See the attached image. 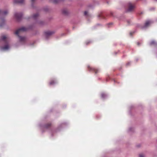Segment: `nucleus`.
I'll return each instance as SVG.
<instances>
[{"instance_id":"72a5a7b5","label":"nucleus","mask_w":157,"mask_h":157,"mask_svg":"<svg viewBox=\"0 0 157 157\" xmlns=\"http://www.w3.org/2000/svg\"><path fill=\"white\" fill-rule=\"evenodd\" d=\"M142 13H143L142 12H141V14H142Z\"/></svg>"},{"instance_id":"20e7f679","label":"nucleus","mask_w":157,"mask_h":157,"mask_svg":"<svg viewBox=\"0 0 157 157\" xmlns=\"http://www.w3.org/2000/svg\"><path fill=\"white\" fill-rule=\"evenodd\" d=\"M152 23L151 21L148 20L145 23L144 26H141L139 25H138L137 26L140 27L141 29H145L148 27L149 25Z\"/></svg>"},{"instance_id":"f8f14e48","label":"nucleus","mask_w":157,"mask_h":157,"mask_svg":"<svg viewBox=\"0 0 157 157\" xmlns=\"http://www.w3.org/2000/svg\"><path fill=\"white\" fill-rule=\"evenodd\" d=\"M62 13L65 15H67L68 14V11L66 9H63L62 11Z\"/></svg>"},{"instance_id":"393cba45","label":"nucleus","mask_w":157,"mask_h":157,"mask_svg":"<svg viewBox=\"0 0 157 157\" xmlns=\"http://www.w3.org/2000/svg\"><path fill=\"white\" fill-rule=\"evenodd\" d=\"M91 42L90 41H89L88 42H86V45H88L89 43H90Z\"/></svg>"},{"instance_id":"6e6552de","label":"nucleus","mask_w":157,"mask_h":157,"mask_svg":"<svg viewBox=\"0 0 157 157\" xmlns=\"http://www.w3.org/2000/svg\"><path fill=\"white\" fill-rule=\"evenodd\" d=\"M87 67L88 69H89V71H93L95 72V74H97L99 72V70L98 69H96L94 68H91L90 67V66H88Z\"/></svg>"},{"instance_id":"f3484780","label":"nucleus","mask_w":157,"mask_h":157,"mask_svg":"<svg viewBox=\"0 0 157 157\" xmlns=\"http://www.w3.org/2000/svg\"><path fill=\"white\" fill-rule=\"evenodd\" d=\"M98 17L99 18H101V19H105V16L102 14H99L98 16Z\"/></svg>"},{"instance_id":"2eb2a0df","label":"nucleus","mask_w":157,"mask_h":157,"mask_svg":"<svg viewBox=\"0 0 157 157\" xmlns=\"http://www.w3.org/2000/svg\"><path fill=\"white\" fill-rule=\"evenodd\" d=\"M39 14L38 13H36L34 14L32 17L35 20H36L37 17H38Z\"/></svg>"},{"instance_id":"423d86ee","label":"nucleus","mask_w":157,"mask_h":157,"mask_svg":"<svg viewBox=\"0 0 157 157\" xmlns=\"http://www.w3.org/2000/svg\"><path fill=\"white\" fill-rule=\"evenodd\" d=\"M135 8V6L132 5L131 3H128V9L127 10L126 12H131Z\"/></svg>"},{"instance_id":"4be33fe9","label":"nucleus","mask_w":157,"mask_h":157,"mask_svg":"<svg viewBox=\"0 0 157 157\" xmlns=\"http://www.w3.org/2000/svg\"><path fill=\"white\" fill-rule=\"evenodd\" d=\"M88 14V12L87 11H85L84 13V15L85 16H87Z\"/></svg>"},{"instance_id":"ddd939ff","label":"nucleus","mask_w":157,"mask_h":157,"mask_svg":"<svg viewBox=\"0 0 157 157\" xmlns=\"http://www.w3.org/2000/svg\"><path fill=\"white\" fill-rule=\"evenodd\" d=\"M64 0H52V2L54 4L58 3L61 2L63 1Z\"/></svg>"},{"instance_id":"aec40b11","label":"nucleus","mask_w":157,"mask_h":157,"mask_svg":"<svg viewBox=\"0 0 157 157\" xmlns=\"http://www.w3.org/2000/svg\"><path fill=\"white\" fill-rule=\"evenodd\" d=\"M156 44L154 40L152 41L150 43L151 45Z\"/></svg>"},{"instance_id":"c756f323","label":"nucleus","mask_w":157,"mask_h":157,"mask_svg":"<svg viewBox=\"0 0 157 157\" xmlns=\"http://www.w3.org/2000/svg\"><path fill=\"white\" fill-rule=\"evenodd\" d=\"M129 64H130V63H127L126 65L128 66V65H129Z\"/></svg>"},{"instance_id":"f704fd0d","label":"nucleus","mask_w":157,"mask_h":157,"mask_svg":"<svg viewBox=\"0 0 157 157\" xmlns=\"http://www.w3.org/2000/svg\"><path fill=\"white\" fill-rule=\"evenodd\" d=\"M156 1H157V0H155Z\"/></svg>"},{"instance_id":"dca6fc26","label":"nucleus","mask_w":157,"mask_h":157,"mask_svg":"<svg viewBox=\"0 0 157 157\" xmlns=\"http://www.w3.org/2000/svg\"><path fill=\"white\" fill-rule=\"evenodd\" d=\"M56 83V81H55L53 80H51L49 84L50 85H53Z\"/></svg>"},{"instance_id":"b1692460","label":"nucleus","mask_w":157,"mask_h":157,"mask_svg":"<svg viewBox=\"0 0 157 157\" xmlns=\"http://www.w3.org/2000/svg\"><path fill=\"white\" fill-rule=\"evenodd\" d=\"M139 157H145V156L143 154H141L139 155Z\"/></svg>"},{"instance_id":"cd10ccee","label":"nucleus","mask_w":157,"mask_h":157,"mask_svg":"<svg viewBox=\"0 0 157 157\" xmlns=\"http://www.w3.org/2000/svg\"><path fill=\"white\" fill-rule=\"evenodd\" d=\"M137 44L139 46L140 44V43L139 42H137Z\"/></svg>"},{"instance_id":"bb28decb","label":"nucleus","mask_w":157,"mask_h":157,"mask_svg":"<svg viewBox=\"0 0 157 157\" xmlns=\"http://www.w3.org/2000/svg\"><path fill=\"white\" fill-rule=\"evenodd\" d=\"M113 23H109L108 24V25L109 26V25H113Z\"/></svg>"},{"instance_id":"9b49d317","label":"nucleus","mask_w":157,"mask_h":157,"mask_svg":"<svg viewBox=\"0 0 157 157\" xmlns=\"http://www.w3.org/2000/svg\"><path fill=\"white\" fill-rule=\"evenodd\" d=\"M6 37L5 36L2 35L1 36V40L4 41L5 43H6L7 42L6 40Z\"/></svg>"},{"instance_id":"2f4dec72","label":"nucleus","mask_w":157,"mask_h":157,"mask_svg":"<svg viewBox=\"0 0 157 157\" xmlns=\"http://www.w3.org/2000/svg\"><path fill=\"white\" fill-rule=\"evenodd\" d=\"M100 25V24H98L97 25Z\"/></svg>"},{"instance_id":"6ab92c4d","label":"nucleus","mask_w":157,"mask_h":157,"mask_svg":"<svg viewBox=\"0 0 157 157\" xmlns=\"http://www.w3.org/2000/svg\"><path fill=\"white\" fill-rule=\"evenodd\" d=\"M38 23L40 25H43L44 24V22L43 21H40L38 22Z\"/></svg>"},{"instance_id":"7ed1b4c3","label":"nucleus","mask_w":157,"mask_h":157,"mask_svg":"<svg viewBox=\"0 0 157 157\" xmlns=\"http://www.w3.org/2000/svg\"><path fill=\"white\" fill-rule=\"evenodd\" d=\"M55 33L54 31H47L44 32V35L46 39H48L51 35Z\"/></svg>"},{"instance_id":"4468645a","label":"nucleus","mask_w":157,"mask_h":157,"mask_svg":"<svg viewBox=\"0 0 157 157\" xmlns=\"http://www.w3.org/2000/svg\"><path fill=\"white\" fill-rule=\"evenodd\" d=\"M107 96V95L104 93H102L101 94V97L103 99H105Z\"/></svg>"},{"instance_id":"f257e3e1","label":"nucleus","mask_w":157,"mask_h":157,"mask_svg":"<svg viewBox=\"0 0 157 157\" xmlns=\"http://www.w3.org/2000/svg\"><path fill=\"white\" fill-rule=\"evenodd\" d=\"M8 11L7 10H0V27H2L5 24V17L8 14Z\"/></svg>"},{"instance_id":"7c9ffc66","label":"nucleus","mask_w":157,"mask_h":157,"mask_svg":"<svg viewBox=\"0 0 157 157\" xmlns=\"http://www.w3.org/2000/svg\"><path fill=\"white\" fill-rule=\"evenodd\" d=\"M114 53L115 54V55H116L117 54V52H114Z\"/></svg>"},{"instance_id":"f03ea898","label":"nucleus","mask_w":157,"mask_h":157,"mask_svg":"<svg viewBox=\"0 0 157 157\" xmlns=\"http://www.w3.org/2000/svg\"><path fill=\"white\" fill-rule=\"evenodd\" d=\"M27 29V28L23 27L18 29L15 32V34L18 36L20 41L21 42L25 41V40L26 38L25 37L20 36L19 35V33H20L21 32H22L26 31Z\"/></svg>"},{"instance_id":"412c9836","label":"nucleus","mask_w":157,"mask_h":157,"mask_svg":"<svg viewBox=\"0 0 157 157\" xmlns=\"http://www.w3.org/2000/svg\"><path fill=\"white\" fill-rule=\"evenodd\" d=\"M31 6H32V7H33L34 0H31Z\"/></svg>"},{"instance_id":"9d476101","label":"nucleus","mask_w":157,"mask_h":157,"mask_svg":"<svg viewBox=\"0 0 157 157\" xmlns=\"http://www.w3.org/2000/svg\"><path fill=\"white\" fill-rule=\"evenodd\" d=\"M24 1V0H14V3H15L22 4Z\"/></svg>"},{"instance_id":"a878e982","label":"nucleus","mask_w":157,"mask_h":157,"mask_svg":"<svg viewBox=\"0 0 157 157\" xmlns=\"http://www.w3.org/2000/svg\"><path fill=\"white\" fill-rule=\"evenodd\" d=\"M135 32L134 31H133V32H131L130 33V34L131 35H132V34L134 33Z\"/></svg>"},{"instance_id":"a211bd4d","label":"nucleus","mask_w":157,"mask_h":157,"mask_svg":"<svg viewBox=\"0 0 157 157\" xmlns=\"http://www.w3.org/2000/svg\"><path fill=\"white\" fill-rule=\"evenodd\" d=\"M134 129L133 128H130L129 129L128 131L129 132H133L134 131Z\"/></svg>"},{"instance_id":"473e14b6","label":"nucleus","mask_w":157,"mask_h":157,"mask_svg":"<svg viewBox=\"0 0 157 157\" xmlns=\"http://www.w3.org/2000/svg\"><path fill=\"white\" fill-rule=\"evenodd\" d=\"M114 82H115V80H114Z\"/></svg>"},{"instance_id":"39448f33","label":"nucleus","mask_w":157,"mask_h":157,"mask_svg":"<svg viewBox=\"0 0 157 157\" xmlns=\"http://www.w3.org/2000/svg\"><path fill=\"white\" fill-rule=\"evenodd\" d=\"M22 15L21 13L16 12L14 14V16L18 21H20L21 19Z\"/></svg>"},{"instance_id":"5701e85b","label":"nucleus","mask_w":157,"mask_h":157,"mask_svg":"<svg viewBox=\"0 0 157 157\" xmlns=\"http://www.w3.org/2000/svg\"><path fill=\"white\" fill-rule=\"evenodd\" d=\"M127 23L128 25H129L131 22V21L130 20H128L127 21Z\"/></svg>"},{"instance_id":"1a4fd4ad","label":"nucleus","mask_w":157,"mask_h":157,"mask_svg":"<svg viewBox=\"0 0 157 157\" xmlns=\"http://www.w3.org/2000/svg\"><path fill=\"white\" fill-rule=\"evenodd\" d=\"M51 125L52 124L51 123H48L45 124L44 125L41 126V127L43 128L48 129L51 126Z\"/></svg>"},{"instance_id":"c85d7f7f","label":"nucleus","mask_w":157,"mask_h":157,"mask_svg":"<svg viewBox=\"0 0 157 157\" xmlns=\"http://www.w3.org/2000/svg\"><path fill=\"white\" fill-rule=\"evenodd\" d=\"M110 15L111 16H113V13L112 12H111Z\"/></svg>"},{"instance_id":"0eeeda50","label":"nucleus","mask_w":157,"mask_h":157,"mask_svg":"<svg viewBox=\"0 0 157 157\" xmlns=\"http://www.w3.org/2000/svg\"><path fill=\"white\" fill-rule=\"evenodd\" d=\"M6 43V44L5 45L1 48V49L2 50L6 51L7 50L9 49L10 46L8 44V42H7V43Z\"/></svg>"}]
</instances>
